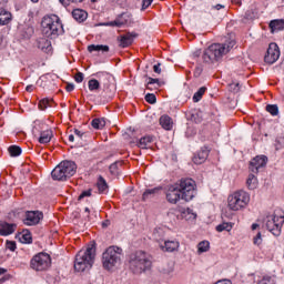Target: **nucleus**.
<instances>
[{
	"label": "nucleus",
	"mask_w": 284,
	"mask_h": 284,
	"mask_svg": "<svg viewBox=\"0 0 284 284\" xmlns=\"http://www.w3.org/2000/svg\"><path fill=\"white\" fill-rule=\"evenodd\" d=\"M165 196L171 205H176L180 201L190 202L196 196V182L192 179H182L180 183L168 187Z\"/></svg>",
	"instance_id": "1"
},
{
	"label": "nucleus",
	"mask_w": 284,
	"mask_h": 284,
	"mask_svg": "<svg viewBox=\"0 0 284 284\" xmlns=\"http://www.w3.org/2000/svg\"><path fill=\"white\" fill-rule=\"evenodd\" d=\"M234 45H236V41L234 40H230L225 43H213L204 50L202 59L204 63H219Z\"/></svg>",
	"instance_id": "2"
},
{
	"label": "nucleus",
	"mask_w": 284,
	"mask_h": 284,
	"mask_svg": "<svg viewBox=\"0 0 284 284\" xmlns=\"http://www.w3.org/2000/svg\"><path fill=\"white\" fill-rule=\"evenodd\" d=\"M94 258H97V245L90 244L85 250H81L74 260L75 272H85L92 270L94 265Z\"/></svg>",
	"instance_id": "3"
},
{
	"label": "nucleus",
	"mask_w": 284,
	"mask_h": 284,
	"mask_svg": "<svg viewBox=\"0 0 284 284\" xmlns=\"http://www.w3.org/2000/svg\"><path fill=\"white\" fill-rule=\"evenodd\" d=\"M41 26L42 34L48 39H57L59 34H63V24L57 14L43 17Z\"/></svg>",
	"instance_id": "4"
},
{
	"label": "nucleus",
	"mask_w": 284,
	"mask_h": 284,
	"mask_svg": "<svg viewBox=\"0 0 284 284\" xmlns=\"http://www.w3.org/2000/svg\"><path fill=\"white\" fill-rule=\"evenodd\" d=\"M129 267L133 274H143L145 270H150V267H152V261H150L148 253L136 251L130 255Z\"/></svg>",
	"instance_id": "5"
},
{
	"label": "nucleus",
	"mask_w": 284,
	"mask_h": 284,
	"mask_svg": "<svg viewBox=\"0 0 284 284\" xmlns=\"http://www.w3.org/2000/svg\"><path fill=\"white\" fill-rule=\"evenodd\" d=\"M77 174V163L64 160L60 162L51 172L53 181H68Z\"/></svg>",
	"instance_id": "6"
},
{
	"label": "nucleus",
	"mask_w": 284,
	"mask_h": 284,
	"mask_svg": "<svg viewBox=\"0 0 284 284\" xmlns=\"http://www.w3.org/2000/svg\"><path fill=\"white\" fill-rule=\"evenodd\" d=\"M123 256V248L119 246H109L102 253V265L104 270H114L118 265H121V257Z\"/></svg>",
	"instance_id": "7"
},
{
	"label": "nucleus",
	"mask_w": 284,
	"mask_h": 284,
	"mask_svg": "<svg viewBox=\"0 0 284 284\" xmlns=\"http://www.w3.org/2000/svg\"><path fill=\"white\" fill-rule=\"evenodd\" d=\"M229 209L232 212H239V210H245L250 205V193L240 190L229 195L227 197Z\"/></svg>",
	"instance_id": "8"
},
{
	"label": "nucleus",
	"mask_w": 284,
	"mask_h": 284,
	"mask_svg": "<svg viewBox=\"0 0 284 284\" xmlns=\"http://www.w3.org/2000/svg\"><path fill=\"white\" fill-rule=\"evenodd\" d=\"M30 265L31 270H34L36 272H45L50 270L52 260L48 253H38L31 258Z\"/></svg>",
	"instance_id": "9"
},
{
	"label": "nucleus",
	"mask_w": 284,
	"mask_h": 284,
	"mask_svg": "<svg viewBox=\"0 0 284 284\" xmlns=\"http://www.w3.org/2000/svg\"><path fill=\"white\" fill-rule=\"evenodd\" d=\"M284 215H270L265 220V227L273 236H281L283 230Z\"/></svg>",
	"instance_id": "10"
},
{
	"label": "nucleus",
	"mask_w": 284,
	"mask_h": 284,
	"mask_svg": "<svg viewBox=\"0 0 284 284\" xmlns=\"http://www.w3.org/2000/svg\"><path fill=\"white\" fill-rule=\"evenodd\" d=\"M281 58V49H278V44L275 42L270 43L266 54L264 55L265 63L272 65L278 61Z\"/></svg>",
	"instance_id": "11"
},
{
	"label": "nucleus",
	"mask_w": 284,
	"mask_h": 284,
	"mask_svg": "<svg viewBox=\"0 0 284 284\" xmlns=\"http://www.w3.org/2000/svg\"><path fill=\"white\" fill-rule=\"evenodd\" d=\"M265 165H267V156L257 155L250 162L248 170H251L253 174H258V170L265 168Z\"/></svg>",
	"instance_id": "12"
},
{
	"label": "nucleus",
	"mask_w": 284,
	"mask_h": 284,
	"mask_svg": "<svg viewBox=\"0 0 284 284\" xmlns=\"http://www.w3.org/2000/svg\"><path fill=\"white\" fill-rule=\"evenodd\" d=\"M42 219L43 213L41 211H28L26 213L24 225H39Z\"/></svg>",
	"instance_id": "13"
},
{
	"label": "nucleus",
	"mask_w": 284,
	"mask_h": 284,
	"mask_svg": "<svg viewBox=\"0 0 284 284\" xmlns=\"http://www.w3.org/2000/svg\"><path fill=\"white\" fill-rule=\"evenodd\" d=\"M159 247L162 250V252H176L179 247H181V243L176 240H168L164 242H159Z\"/></svg>",
	"instance_id": "14"
},
{
	"label": "nucleus",
	"mask_w": 284,
	"mask_h": 284,
	"mask_svg": "<svg viewBox=\"0 0 284 284\" xmlns=\"http://www.w3.org/2000/svg\"><path fill=\"white\" fill-rule=\"evenodd\" d=\"M139 37V33L136 32H128L125 34H122L120 37V48H130L132 43H134V39Z\"/></svg>",
	"instance_id": "15"
},
{
	"label": "nucleus",
	"mask_w": 284,
	"mask_h": 284,
	"mask_svg": "<svg viewBox=\"0 0 284 284\" xmlns=\"http://www.w3.org/2000/svg\"><path fill=\"white\" fill-rule=\"evenodd\" d=\"M16 230L17 224L0 221V236H10V234H14Z\"/></svg>",
	"instance_id": "16"
},
{
	"label": "nucleus",
	"mask_w": 284,
	"mask_h": 284,
	"mask_svg": "<svg viewBox=\"0 0 284 284\" xmlns=\"http://www.w3.org/2000/svg\"><path fill=\"white\" fill-rule=\"evenodd\" d=\"M207 156H210V149L204 146L193 156V163H195V165H201L207 161Z\"/></svg>",
	"instance_id": "17"
},
{
	"label": "nucleus",
	"mask_w": 284,
	"mask_h": 284,
	"mask_svg": "<svg viewBox=\"0 0 284 284\" xmlns=\"http://www.w3.org/2000/svg\"><path fill=\"white\" fill-rule=\"evenodd\" d=\"M153 142H154V136L144 135L143 138H141L139 140L138 148H140V150H148V149H150V146L152 145Z\"/></svg>",
	"instance_id": "18"
},
{
	"label": "nucleus",
	"mask_w": 284,
	"mask_h": 284,
	"mask_svg": "<svg viewBox=\"0 0 284 284\" xmlns=\"http://www.w3.org/2000/svg\"><path fill=\"white\" fill-rule=\"evenodd\" d=\"M12 21V13L6 9L0 11V26H8Z\"/></svg>",
	"instance_id": "19"
},
{
	"label": "nucleus",
	"mask_w": 284,
	"mask_h": 284,
	"mask_svg": "<svg viewBox=\"0 0 284 284\" xmlns=\"http://www.w3.org/2000/svg\"><path fill=\"white\" fill-rule=\"evenodd\" d=\"M268 27L272 34H274V32H281V30H284V20H272Z\"/></svg>",
	"instance_id": "20"
},
{
	"label": "nucleus",
	"mask_w": 284,
	"mask_h": 284,
	"mask_svg": "<svg viewBox=\"0 0 284 284\" xmlns=\"http://www.w3.org/2000/svg\"><path fill=\"white\" fill-rule=\"evenodd\" d=\"M72 17L75 21L82 23V21H85V19H88V12H85V10L83 9H74L72 11Z\"/></svg>",
	"instance_id": "21"
},
{
	"label": "nucleus",
	"mask_w": 284,
	"mask_h": 284,
	"mask_svg": "<svg viewBox=\"0 0 284 284\" xmlns=\"http://www.w3.org/2000/svg\"><path fill=\"white\" fill-rule=\"evenodd\" d=\"M128 13H122L118 19L114 21L108 22L106 26L115 27V28H121L122 26H125L128 23Z\"/></svg>",
	"instance_id": "22"
},
{
	"label": "nucleus",
	"mask_w": 284,
	"mask_h": 284,
	"mask_svg": "<svg viewBox=\"0 0 284 284\" xmlns=\"http://www.w3.org/2000/svg\"><path fill=\"white\" fill-rule=\"evenodd\" d=\"M89 52H110V47L105 44H91L88 47Z\"/></svg>",
	"instance_id": "23"
},
{
	"label": "nucleus",
	"mask_w": 284,
	"mask_h": 284,
	"mask_svg": "<svg viewBox=\"0 0 284 284\" xmlns=\"http://www.w3.org/2000/svg\"><path fill=\"white\" fill-rule=\"evenodd\" d=\"M52 130L42 131L40 133L39 143H50L52 141Z\"/></svg>",
	"instance_id": "24"
},
{
	"label": "nucleus",
	"mask_w": 284,
	"mask_h": 284,
	"mask_svg": "<svg viewBox=\"0 0 284 284\" xmlns=\"http://www.w3.org/2000/svg\"><path fill=\"white\" fill-rule=\"evenodd\" d=\"M160 125H162L164 130H172V118H170V115H162L160 118Z\"/></svg>",
	"instance_id": "25"
},
{
	"label": "nucleus",
	"mask_w": 284,
	"mask_h": 284,
	"mask_svg": "<svg viewBox=\"0 0 284 284\" xmlns=\"http://www.w3.org/2000/svg\"><path fill=\"white\" fill-rule=\"evenodd\" d=\"M258 185V180L254 176V174H248V178L246 180V187L248 190H256Z\"/></svg>",
	"instance_id": "26"
},
{
	"label": "nucleus",
	"mask_w": 284,
	"mask_h": 284,
	"mask_svg": "<svg viewBox=\"0 0 284 284\" xmlns=\"http://www.w3.org/2000/svg\"><path fill=\"white\" fill-rule=\"evenodd\" d=\"M97 186H98L100 194H103V192H105L108 190V182L105 181V179L103 176L100 175L98 178Z\"/></svg>",
	"instance_id": "27"
},
{
	"label": "nucleus",
	"mask_w": 284,
	"mask_h": 284,
	"mask_svg": "<svg viewBox=\"0 0 284 284\" xmlns=\"http://www.w3.org/2000/svg\"><path fill=\"white\" fill-rule=\"evenodd\" d=\"M205 92H207V88L206 87H202L200 88L193 95V102L194 103H199V101H201L203 99V94H205Z\"/></svg>",
	"instance_id": "28"
},
{
	"label": "nucleus",
	"mask_w": 284,
	"mask_h": 284,
	"mask_svg": "<svg viewBox=\"0 0 284 284\" xmlns=\"http://www.w3.org/2000/svg\"><path fill=\"white\" fill-rule=\"evenodd\" d=\"M91 125L94 130H103V128H105V119H93Z\"/></svg>",
	"instance_id": "29"
},
{
	"label": "nucleus",
	"mask_w": 284,
	"mask_h": 284,
	"mask_svg": "<svg viewBox=\"0 0 284 284\" xmlns=\"http://www.w3.org/2000/svg\"><path fill=\"white\" fill-rule=\"evenodd\" d=\"M52 103H54L52 99L44 98L39 102V110H48V108H52Z\"/></svg>",
	"instance_id": "30"
},
{
	"label": "nucleus",
	"mask_w": 284,
	"mask_h": 284,
	"mask_svg": "<svg viewBox=\"0 0 284 284\" xmlns=\"http://www.w3.org/2000/svg\"><path fill=\"white\" fill-rule=\"evenodd\" d=\"M159 187H154V189H148L144 191L143 195H142V200L143 201H148V199H152V196H154V194H156L159 192Z\"/></svg>",
	"instance_id": "31"
},
{
	"label": "nucleus",
	"mask_w": 284,
	"mask_h": 284,
	"mask_svg": "<svg viewBox=\"0 0 284 284\" xmlns=\"http://www.w3.org/2000/svg\"><path fill=\"white\" fill-rule=\"evenodd\" d=\"M210 251V242L207 241H202L197 244V253L203 254L205 252Z\"/></svg>",
	"instance_id": "32"
},
{
	"label": "nucleus",
	"mask_w": 284,
	"mask_h": 284,
	"mask_svg": "<svg viewBox=\"0 0 284 284\" xmlns=\"http://www.w3.org/2000/svg\"><path fill=\"white\" fill-rule=\"evenodd\" d=\"M121 165H123V162H121V161H118V162L112 163V164L109 166L110 173H111L113 176L119 175V168H121Z\"/></svg>",
	"instance_id": "33"
},
{
	"label": "nucleus",
	"mask_w": 284,
	"mask_h": 284,
	"mask_svg": "<svg viewBox=\"0 0 284 284\" xmlns=\"http://www.w3.org/2000/svg\"><path fill=\"white\" fill-rule=\"evenodd\" d=\"M174 261L168 262L163 267H162V274H172L174 272Z\"/></svg>",
	"instance_id": "34"
},
{
	"label": "nucleus",
	"mask_w": 284,
	"mask_h": 284,
	"mask_svg": "<svg viewBox=\"0 0 284 284\" xmlns=\"http://www.w3.org/2000/svg\"><path fill=\"white\" fill-rule=\"evenodd\" d=\"M232 223L224 222L216 226L217 232H232Z\"/></svg>",
	"instance_id": "35"
},
{
	"label": "nucleus",
	"mask_w": 284,
	"mask_h": 284,
	"mask_svg": "<svg viewBox=\"0 0 284 284\" xmlns=\"http://www.w3.org/2000/svg\"><path fill=\"white\" fill-rule=\"evenodd\" d=\"M164 83L159 80V79H154V78H148V87L150 88V85H154V88H156L159 90V88H161Z\"/></svg>",
	"instance_id": "36"
},
{
	"label": "nucleus",
	"mask_w": 284,
	"mask_h": 284,
	"mask_svg": "<svg viewBox=\"0 0 284 284\" xmlns=\"http://www.w3.org/2000/svg\"><path fill=\"white\" fill-rule=\"evenodd\" d=\"M100 88H101V84L99 83V80L97 79L89 80L90 92H94V90H99Z\"/></svg>",
	"instance_id": "37"
},
{
	"label": "nucleus",
	"mask_w": 284,
	"mask_h": 284,
	"mask_svg": "<svg viewBox=\"0 0 284 284\" xmlns=\"http://www.w3.org/2000/svg\"><path fill=\"white\" fill-rule=\"evenodd\" d=\"M266 112L272 114V116L278 115V105H276V104L266 105Z\"/></svg>",
	"instance_id": "38"
},
{
	"label": "nucleus",
	"mask_w": 284,
	"mask_h": 284,
	"mask_svg": "<svg viewBox=\"0 0 284 284\" xmlns=\"http://www.w3.org/2000/svg\"><path fill=\"white\" fill-rule=\"evenodd\" d=\"M9 153L11 156H20L21 154V149L20 146H17V145H11L9 146Z\"/></svg>",
	"instance_id": "39"
},
{
	"label": "nucleus",
	"mask_w": 284,
	"mask_h": 284,
	"mask_svg": "<svg viewBox=\"0 0 284 284\" xmlns=\"http://www.w3.org/2000/svg\"><path fill=\"white\" fill-rule=\"evenodd\" d=\"M21 243H32V234L30 232L26 231L21 237H20Z\"/></svg>",
	"instance_id": "40"
},
{
	"label": "nucleus",
	"mask_w": 284,
	"mask_h": 284,
	"mask_svg": "<svg viewBox=\"0 0 284 284\" xmlns=\"http://www.w3.org/2000/svg\"><path fill=\"white\" fill-rule=\"evenodd\" d=\"M145 101H146V103L154 104V103H156V95L154 93H148L145 95Z\"/></svg>",
	"instance_id": "41"
},
{
	"label": "nucleus",
	"mask_w": 284,
	"mask_h": 284,
	"mask_svg": "<svg viewBox=\"0 0 284 284\" xmlns=\"http://www.w3.org/2000/svg\"><path fill=\"white\" fill-rule=\"evenodd\" d=\"M254 245H261L263 243V235L261 232H257L256 235L253 237Z\"/></svg>",
	"instance_id": "42"
},
{
	"label": "nucleus",
	"mask_w": 284,
	"mask_h": 284,
	"mask_svg": "<svg viewBox=\"0 0 284 284\" xmlns=\"http://www.w3.org/2000/svg\"><path fill=\"white\" fill-rule=\"evenodd\" d=\"M7 250H10V252H14L17 250V242L14 241H7L6 242Z\"/></svg>",
	"instance_id": "43"
},
{
	"label": "nucleus",
	"mask_w": 284,
	"mask_h": 284,
	"mask_svg": "<svg viewBox=\"0 0 284 284\" xmlns=\"http://www.w3.org/2000/svg\"><path fill=\"white\" fill-rule=\"evenodd\" d=\"M95 77H97L100 81H104V80L110 79V73H108V72H98V73L95 74Z\"/></svg>",
	"instance_id": "44"
},
{
	"label": "nucleus",
	"mask_w": 284,
	"mask_h": 284,
	"mask_svg": "<svg viewBox=\"0 0 284 284\" xmlns=\"http://www.w3.org/2000/svg\"><path fill=\"white\" fill-rule=\"evenodd\" d=\"M229 88L231 90V92H239V90H241V87L239 84V82H233L231 84H229Z\"/></svg>",
	"instance_id": "45"
},
{
	"label": "nucleus",
	"mask_w": 284,
	"mask_h": 284,
	"mask_svg": "<svg viewBox=\"0 0 284 284\" xmlns=\"http://www.w3.org/2000/svg\"><path fill=\"white\" fill-rule=\"evenodd\" d=\"M73 134L77 136V141H81V139H83V136H85V133L81 132L78 129H74Z\"/></svg>",
	"instance_id": "46"
},
{
	"label": "nucleus",
	"mask_w": 284,
	"mask_h": 284,
	"mask_svg": "<svg viewBox=\"0 0 284 284\" xmlns=\"http://www.w3.org/2000/svg\"><path fill=\"white\" fill-rule=\"evenodd\" d=\"M85 196H92V190H87V191H83L80 195H79V201L85 199Z\"/></svg>",
	"instance_id": "47"
},
{
	"label": "nucleus",
	"mask_w": 284,
	"mask_h": 284,
	"mask_svg": "<svg viewBox=\"0 0 284 284\" xmlns=\"http://www.w3.org/2000/svg\"><path fill=\"white\" fill-rule=\"evenodd\" d=\"M83 79H84L83 73H81V72L75 73V75H74V81H75L77 83H83Z\"/></svg>",
	"instance_id": "48"
},
{
	"label": "nucleus",
	"mask_w": 284,
	"mask_h": 284,
	"mask_svg": "<svg viewBox=\"0 0 284 284\" xmlns=\"http://www.w3.org/2000/svg\"><path fill=\"white\" fill-rule=\"evenodd\" d=\"M154 0H142V9L141 10H148V8H150V6H152V2Z\"/></svg>",
	"instance_id": "49"
},
{
	"label": "nucleus",
	"mask_w": 284,
	"mask_h": 284,
	"mask_svg": "<svg viewBox=\"0 0 284 284\" xmlns=\"http://www.w3.org/2000/svg\"><path fill=\"white\" fill-rule=\"evenodd\" d=\"M153 72H155V74H161V63L153 65Z\"/></svg>",
	"instance_id": "50"
},
{
	"label": "nucleus",
	"mask_w": 284,
	"mask_h": 284,
	"mask_svg": "<svg viewBox=\"0 0 284 284\" xmlns=\"http://www.w3.org/2000/svg\"><path fill=\"white\" fill-rule=\"evenodd\" d=\"M65 90H67V92L74 91V84L73 83H68Z\"/></svg>",
	"instance_id": "51"
},
{
	"label": "nucleus",
	"mask_w": 284,
	"mask_h": 284,
	"mask_svg": "<svg viewBox=\"0 0 284 284\" xmlns=\"http://www.w3.org/2000/svg\"><path fill=\"white\" fill-rule=\"evenodd\" d=\"M69 3H83L85 0H67Z\"/></svg>",
	"instance_id": "52"
},
{
	"label": "nucleus",
	"mask_w": 284,
	"mask_h": 284,
	"mask_svg": "<svg viewBox=\"0 0 284 284\" xmlns=\"http://www.w3.org/2000/svg\"><path fill=\"white\" fill-rule=\"evenodd\" d=\"M32 90H34V87L32 84L27 85L26 88L27 92H32Z\"/></svg>",
	"instance_id": "53"
},
{
	"label": "nucleus",
	"mask_w": 284,
	"mask_h": 284,
	"mask_svg": "<svg viewBox=\"0 0 284 284\" xmlns=\"http://www.w3.org/2000/svg\"><path fill=\"white\" fill-rule=\"evenodd\" d=\"M145 88H146V90H159L158 88H154V85H148V81H146V84H145Z\"/></svg>",
	"instance_id": "54"
},
{
	"label": "nucleus",
	"mask_w": 284,
	"mask_h": 284,
	"mask_svg": "<svg viewBox=\"0 0 284 284\" xmlns=\"http://www.w3.org/2000/svg\"><path fill=\"white\" fill-rule=\"evenodd\" d=\"M213 8H214L215 10H221V9L225 8V6H223V4H216V6H214Z\"/></svg>",
	"instance_id": "55"
},
{
	"label": "nucleus",
	"mask_w": 284,
	"mask_h": 284,
	"mask_svg": "<svg viewBox=\"0 0 284 284\" xmlns=\"http://www.w3.org/2000/svg\"><path fill=\"white\" fill-rule=\"evenodd\" d=\"M8 278H10V276H4L0 278V284H3L6 281H8Z\"/></svg>",
	"instance_id": "56"
},
{
	"label": "nucleus",
	"mask_w": 284,
	"mask_h": 284,
	"mask_svg": "<svg viewBox=\"0 0 284 284\" xmlns=\"http://www.w3.org/2000/svg\"><path fill=\"white\" fill-rule=\"evenodd\" d=\"M69 141H70V143H74V134L69 135Z\"/></svg>",
	"instance_id": "57"
},
{
	"label": "nucleus",
	"mask_w": 284,
	"mask_h": 284,
	"mask_svg": "<svg viewBox=\"0 0 284 284\" xmlns=\"http://www.w3.org/2000/svg\"><path fill=\"white\" fill-rule=\"evenodd\" d=\"M60 1V3H62V6H70V3H68V1H65V0H59Z\"/></svg>",
	"instance_id": "58"
},
{
	"label": "nucleus",
	"mask_w": 284,
	"mask_h": 284,
	"mask_svg": "<svg viewBox=\"0 0 284 284\" xmlns=\"http://www.w3.org/2000/svg\"><path fill=\"white\" fill-rule=\"evenodd\" d=\"M251 227H252V230H256L258 227V224L254 223V224H252Z\"/></svg>",
	"instance_id": "59"
},
{
	"label": "nucleus",
	"mask_w": 284,
	"mask_h": 284,
	"mask_svg": "<svg viewBox=\"0 0 284 284\" xmlns=\"http://www.w3.org/2000/svg\"><path fill=\"white\" fill-rule=\"evenodd\" d=\"M7 270L6 268H0V276L1 274H6Z\"/></svg>",
	"instance_id": "60"
},
{
	"label": "nucleus",
	"mask_w": 284,
	"mask_h": 284,
	"mask_svg": "<svg viewBox=\"0 0 284 284\" xmlns=\"http://www.w3.org/2000/svg\"><path fill=\"white\" fill-rule=\"evenodd\" d=\"M102 226H103V227H108V222H103V223H102Z\"/></svg>",
	"instance_id": "61"
},
{
	"label": "nucleus",
	"mask_w": 284,
	"mask_h": 284,
	"mask_svg": "<svg viewBox=\"0 0 284 284\" xmlns=\"http://www.w3.org/2000/svg\"><path fill=\"white\" fill-rule=\"evenodd\" d=\"M234 2L241 6V0H234Z\"/></svg>",
	"instance_id": "62"
},
{
	"label": "nucleus",
	"mask_w": 284,
	"mask_h": 284,
	"mask_svg": "<svg viewBox=\"0 0 284 284\" xmlns=\"http://www.w3.org/2000/svg\"><path fill=\"white\" fill-rule=\"evenodd\" d=\"M32 3H39V0H31Z\"/></svg>",
	"instance_id": "63"
},
{
	"label": "nucleus",
	"mask_w": 284,
	"mask_h": 284,
	"mask_svg": "<svg viewBox=\"0 0 284 284\" xmlns=\"http://www.w3.org/2000/svg\"><path fill=\"white\" fill-rule=\"evenodd\" d=\"M85 212H90V209L85 207Z\"/></svg>",
	"instance_id": "64"
}]
</instances>
